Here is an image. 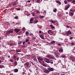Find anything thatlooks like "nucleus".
<instances>
[{
    "label": "nucleus",
    "mask_w": 75,
    "mask_h": 75,
    "mask_svg": "<svg viewBox=\"0 0 75 75\" xmlns=\"http://www.w3.org/2000/svg\"><path fill=\"white\" fill-rule=\"evenodd\" d=\"M38 61L39 62V63H40L41 64H42V62L41 61H43V59L42 57H39L38 58Z\"/></svg>",
    "instance_id": "nucleus-1"
},
{
    "label": "nucleus",
    "mask_w": 75,
    "mask_h": 75,
    "mask_svg": "<svg viewBox=\"0 0 75 75\" xmlns=\"http://www.w3.org/2000/svg\"><path fill=\"white\" fill-rule=\"evenodd\" d=\"M66 34L67 35H68V36H69V35H72V32H71V31L69 30L66 33Z\"/></svg>",
    "instance_id": "nucleus-2"
},
{
    "label": "nucleus",
    "mask_w": 75,
    "mask_h": 75,
    "mask_svg": "<svg viewBox=\"0 0 75 75\" xmlns=\"http://www.w3.org/2000/svg\"><path fill=\"white\" fill-rule=\"evenodd\" d=\"M54 53L55 55H56V57L57 58H58L59 57V55H60V54L59 53H57L56 52H54Z\"/></svg>",
    "instance_id": "nucleus-3"
},
{
    "label": "nucleus",
    "mask_w": 75,
    "mask_h": 75,
    "mask_svg": "<svg viewBox=\"0 0 75 75\" xmlns=\"http://www.w3.org/2000/svg\"><path fill=\"white\" fill-rule=\"evenodd\" d=\"M20 29H17V28H16L14 30V31L15 32H16V33H17L19 31H20Z\"/></svg>",
    "instance_id": "nucleus-4"
},
{
    "label": "nucleus",
    "mask_w": 75,
    "mask_h": 75,
    "mask_svg": "<svg viewBox=\"0 0 75 75\" xmlns=\"http://www.w3.org/2000/svg\"><path fill=\"white\" fill-rule=\"evenodd\" d=\"M20 29H17V28H16L14 30V31L15 32H16V33H17L19 31H20Z\"/></svg>",
    "instance_id": "nucleus-5"
},
{
    "label": "nucleus",
    "mask_w": 75,
    "mask_h": 75,
    "mask_svg": "<svg viewBox=\"0 0 75 75\" xmlns=\"http://www.w3.org/2000/svg\"><path fill=\"white\" fill-rule=\"evenodd\" d=\"M70 7V5L69 4L65 8V10H68V9Z\"/></svg>",
    "instance_id": "nucleus-6"
},
{
    "label": "nucleus",
    "mask_w": 75,
    "mask_h": 75,
    "mask_svg": "<svg viewBox=\"0 0 75 75\" xmlns=\"http://www.w3.org/2000/svg\"><path fill=\"white\" fill-rule=\"evenodd\" d=\"M47 69L49 71H54V69L53 68H48Z\"/></svg>",
    "instance_id": "nucleus-7"
},
{
    "label": "nucleus",
    "mask_w": 75,
    "mask_h": 75,
    "mask_svg": "<svg viewBox=\"0 0 75 75\" xmlns=\"http://www.w3.org/2000/svg\"><path fill=\"white\" fill-rule=\"evenodd\" d=\"M29 64H30L29 63V62H27L24 64V65H26V67H28V66L29 65Z\"/></svg>",
    "instance_id": "nucleus-8"
},
{
    "label": "nucleus",
    "mask_w": 75,
    "mask_h": 75,
    "mask_svg": "<svg viewBox=\"0 0 75 75\" xmlns=\"http://www.w3.org/2000/svg\"><path fill=\"white\" fill-rule=\"evenodd\" d=\"M45 73H46L47 74L49 73L50 72V71L48 70H45L44 71Z\"/></svg>",
    "instance_id": "nucleus-9"
},
{
    "label": "nucleus",
    "mask_w": 75,
    "mask_h": 75,
    "mask_svg": "<svg viewBox=\"0 0 75 75\" xmlns=\"http://www.w3.org/2000/svg\"><path fill=\"white\" fill-rule=\"evenodd\" d=\"M40 38H42V39L43 40L44 39V35L42 34L40 35Z\"/></svg>",
    "instance_id": "nucleus-10"
},
{
    "label": "nucleus",
    "mask_w": 75,
    "mask_h": 75,
    "mask_svg": "<svg viewBox=\"0 0 75 75\" xmlns=\"http://www.w3.org/2000/svg\"><path fill=\"white\" fill-rule=\"evenodd\" d=\"M56 3H58L59 5H61V2L59 1H57Z\"/></svg>",
    "instance_id": "nucleus-11"
},
{
    "label": "nucleus",
    "mask_w": 75,
    "mask_h": 75,
    "mask_svg": "<svg viewBox=\"0 0 75 75\" xmlns=\"http://www.w3.org/2000/svg\"><path fill=\"white\" fill-rule=\"evenodd\" d=\"M25 34L26 36H28V35H29V32L28 31H26Z\"/></svg>",
    "instance_id": "nucleus-12"
},
{
    "label": "nucleus",
    "mask_w": 75,
    "mask_h": 75,
    "mask_svg": "<svg viewBox=\"0 0 75 75\" xmlns=\"http://www.w3.org/2000/svg\"><path fill=\"white\" fill-rule=\"evenodd\" d=\"M21 49H18V50H16V52H21Z\"/></svg>",
    "instance_id": "nucleus-13"
},
{
    "label": "nucleus",
    "mask_w": 75,
    "mask_h": 75,
    "mask_svg": "<svg viewBox=\"0 0 75 75\" xmlns=\"http://www.w3.org/2000/svg\"><path fill=\"white\" fill-rule=\"evenodd\" d=\"M18 71V70L17 69H15L14 70V72H17Z\"/></svg>",
    "instance_id": "nucleus-14"
},
{
    "label": "nucleus",
    "mask_w": 75,
    "mask_h": 75,
    "mask_svg": "<svg viewBox=\"0 0 75 75\" xmlns=\"http://www.w3.org/2000/svg\"><path fill=\"white\" fill-rule=\"evenodd\" d=\"M51 23H54V24H55L56 23V22L55 21H54L53 20H51L50 21Z\"/></svg>",
    "instance_id": "nucleus-15"
},
{
    "label": "nucleus",
    "mask_w": 75,
    "mask_h": 75,
    "mask_svg": "<svg viewBox=\"0 0 75 75\" xmlns=\"http://www.w3.org/2000/svg\"><path fill=\"white\" fill-rule=\"evenodd\" d=\"M32 58L33 59L34 61H35V59L36 58V57L35 56H34L32 57Z\"/></svg>",
    "instance_id": "nucleus-16"
},
{
    "label": "nucleus",
    "mask_w": 75,
    "mask_h": 75,
    "mask_svg": "<svg viewBox=\"0 0 75 75\" xmlns=\"http://www.w3.org/2000/svg\"><path fill=\"white\" fill-rule=\"evenodd\" d=\"M8 31H9V34H10V33H13V32L14 31L13 29H12L11 30H8Z\"/></svg>",
    "instance_id": "nucleus-17"
},
{
    "label": "nucleus",
    "mask_w": 75,
    "mask_h": 75,
    "mask_svg": "<svg viewBox=\"0 0 75 75\" xmlns=\"http://www.w3.org/2000/svg\"><path fill=\"white\" fill-rule=\"evenodd\" d=\"M9 34H10V33L9 30H8L6 32V35H8Z\"/></svg>",
    "instance_id": "nucleus-18"
},
{
    "label": "nucleus",
    "mask_w": 75,
    "mask_h": 75,
    "mask_svg": "<svg viewBox=\"0 0 75 75\" xmlns=\"http://www.w3.org/2000/svg\"><path fill=\"white\" fill-rule=\"evenodd\" d=\"M22 42H23V41H19L18 42V45H20L21 43H22Z\"/></svg>",
    "instance_id": "nucleus-19"
},
{
    "label": "nucleus",
    "mask_w": 75,
    "mask_h": 75,
    "mask_svg": "<svg viewBox=\"0 0 75 75\" xmlns=\"http://www.w3.org/2000/svg\"><path fill=\"white\" fill-rule=\"evenodd\" d=\"M40 18H44L45 17V16H39Z\"/></svg>",
    "instance_id": "nucleus-20"
},
{
    "label": "nucleus",
    "mask_w": 75,
    "mask_h": 75,
    "mask_svg": "<svg viewBox=\"0 0 75 75\" xmlns=\"http://www.w3.org/2000/svg\"><path fill=\"white\" fill-rule=\"evenodd\" d=\"M34 64L33 62H31L30 63V66H33V65H34Z\"/></svg>",
    "instance_id": "nucleus-21"
},
{
    "label": "nucleus",
    "mask_w": 75,
    "mask_h": 75,
    "mask_svg": "<svg viewBox=\"0 0 75 75\" xmlns=\"http://www.w3.org/2000/svg\"><path fill=\"white\" fill-rule=\"evenodd\" d=\"M4 68V66L3 65H0V68Z\"/></svg>",
    "instance_id": "nucleus-22"
},
{
    "label": "nucleus",
    "mask_w": 75,
    "mask_h": 75,
    "mask_svg": "<svg viewBox=\"0 0 75 75\" xmlns=\"http://www.w3.org/2000/svg\"><path fill=\"white\" fill-rule=\"evenodd\" d=\"M59 52H63V49H61V50H59Z\"/></svg>",
    "instance_id": "nucleus-23"
},
{
    "label": "nucleus",
    "mask_w": 75,
    "mask_h": 75,
    "mask_svg": "<svg viewBox=\"0 0 75 75\" xmlns=\"http://www.w3.org/2000/svg\"><path fill=\"white\" fill-rule=\"evenodd\" d=\"M47 58H50H50L51 57V55L50 54L49 55H47Z\"/></svg>",
    "instance_id": "nucleus-24"
},
{
    "label": "nucleus",
    "mask_w": 75,
    "mask_h": 75,
    "mask_svg": "<svg viewBox=\"0 0 75 75\" xmlns=\"http://www.w3.org/2000/svg\"><path fill=\"white\" fill-rule=\"evenodd\" d=\"M16 58H17L16 56L14 55L13 56V59H14L15 60H16Z\"/></svg>",
    "instance_id": "nucleus-25"
},
{
    "label": "nucleus",
    "mask_w": 75,
    "mask_h": 75,
    "mask_svg": "<svg viewBox=\"0 0 75 75\" xmlns=\"http://www.w3.org/2000/svg\"><path fill=\"white\" fill-rule=\"evenodd\" d=\"M50 27H51V28H54L55 27H54V26H53L52 25H50Z\"/></svg>",
    "instance_id": "nucleus-26"
},
{
    "label": "nucleus",
    "mask_w": 75,
    "mask_h": 75,
    "mask_svg": "<svg viewBox=\"0 0 75 75\" xmlns=\"http://www.w3.org/2000/svg\"><path fill=\"white\" fill-rule=\"evenodd\" d=\"M72 3H73V4H75V0H73L71 2Z\"/></svg>",
    "instance_id": "nucleus-27"
},
{
    "label": "nucleus",
    "mask_w": 75,
    "mask_h": 75,
    "mask_svg": "<svg viewBox=\"0 0 75 75\" xmlns=\"http://www.w3.org/2000/svg\"><path fill=\"white\" fill-rule=\"evenodd\" d=\"M44 58L45 60H46V61H50V59H47L46 58Z\"/></svg>",
    "instance_id": "nucleus-28"
},
{
    "label": "nucleus",
    "mask_w": 75,
    "mask_h": 75,
    "mask_svg": "<svg viewBox=\"0 0 75 75\" xmlns=\"http://www.w3.org/2000/svg\"><path fill=\"white\" fill-rule=\"evenodd\" d=\"M57 9L56 8H55V9H54V10H53V11L54 13H56V12H57Z\"/></svg>",
    "instance_id": "nucleus-29"
},
{
    "label": "nucleus",
    "mask_w": 75,
    "mask_h": 75,
    "mask_svg": "<svg viewBox=\"0 0 75 75\" xmlns=\"http://www.w3.org/2000/svg\"><path fill=\"white\" fill-rule=\"evenodd\" d=\"M55 42V41H52L51 42V44H54Z\"/></svg>",
    "instance_id": "nucleus-30"
},
{
    "label": "nucleus",
    "mask_w": 75,
    "mask_h": 75,
    "mask_svg": "<svg viewBox=\"0 0 75 75\" xmlns=\"http://www.w3.org/2000/svg\"><path fill=\"white\" fill-rule=\"evenodd\" d=\"M70 15L71 16H74V13L72 12L70 13Z\"/></svg>",
    "instance_id": "nucleus-31"
},
{
    "label": "nucleus",
    "mask_w": 75,
    "mask_h": 75,
    "mask_svg": "<svg viewBox=\"0 0 75 75\" xmlns=\"http://www.w3.org/2000/svg\"><path fill=\"white\" fill-rule=\"evenodd\" d=\"M61 57H62V58H65V55H62L61 56Z\"/></svg>",
    "instance_id": "nucleus-32"
},
{
    "label": "nucleus",
    "mask_w": 75,
    "mask_h": 75,
    "mask_svg": "<svg viewBox=\"0 0 75 75\" xmlns=\"http://www.w3.org/2000/svg\"><path fill=\"white\" fill-rule=\"evenodd\" d=\"M14 65L16 66L17 65V61H16L14 63Z\"/></svg>",
    "instance_id": "nucleus-33"
},
{
    "label": "nucleus",
    "mask_w": 75,
    "mask_h": 75,
    "mask_svg": "<svg viewBox=\"0 0 75 75\" xmlns=\"http://www.w3.org/2000/svg\"><path fill=\"white\" fill-rule=\"evenodd\" d=\"M42 64L43 65V66H44V67H47V65L43 63Z\"/></svg>",
    "instance_id": "nucleus-34"
},
{
    "label": "nucleus",
    "mask_w": 75,
    "mask_h": 75,
    "mask_svg": "<svg viewBox=\"0 0 75 75\" xmlns=\"http://www.w3.org/2000/svg\"><path fill=\"white\" fill-rule=\"evenodd\" d=\"M14 18H15V19H18V17L17 16H15L14 17Z\"/></svg>",
    "instance_id": "nucleus-35"
},
{
    "label": "nucleus",
    "mask_w": 75,
    "mask_h": 75,
    "mask_svg": "<svg viewBox=\"0 0 75 75\" xmlns=\"http://www.w3.org/2000/svg\"><path fill=\"white\" fill-rule=\"evenodd\" d=\"M28 41H29V40H28V39L25 40L26 42H28Z\"/></svg>",
    "instance_id": "nucleus-36"
},
{
    "label": "nucleus",
    "mask_w": 75,
    "mask_h": 75,
    "mask_svg": "<svg viewBox=\"0 0 75 75\" xmlns=\"http://www.w3.org/2000/svg\"><path fill=\"white\" fill-rule=\"evenodd\" d=\"M10 61L11 62H13V61H13V59H10Z\"/></svg>",
    "instance_id": "nucleus-37"
},
{
    "label": "nucleus",
    "mask_w": 75,
    "mask_h": 75,
    "mask_svg": "<svg viewBox=\"0 0 75 75\" xmlns=\"http://www.w3.org/2000/svg\"><path fill=\"white\" fill-rule=\"evenodd\" d=\"M30 24H33V22L32 21H30Z\"/></svg>",
    "instance_id": "nucleus-38"
},
{
    "label": "nucleus",
    "mask_w": 75,
    "mask_h": 75,
    "mask_svg": "<svg viewBox=\"0 0 75 75\" xmlns=\"http://www.w3.org/2000/svg\"><path fill=\"white\" fill-rule=\"evenodd\" d=\"M64 3L65 4H67V1H66V0L64 1Z\"/></svg>",
    "instance_id": "nucleus-39"
},
{
    "label": "nucleus",
    "mask_w": 75,
    "mask_h": 75,
    "mask_svg": "<svg viewBox=\"0 0 75 75\" xmlns=\"http://www.w3.org/2000/svg\"><path fill=\"white\" fill-rule=\"evenodd\" d=\"M34 20V19H33V18H32L30 19V21H33Z\"/></svg>",
    "instance_id": "nucleus-40"
},
{
    "label": "nucleus",
    "mask_w": 75,
    "mask_h": 75,
    "mask_svg": "<svg viewBox=\"0 0 75 75\" xmlns=\"http://www.w3.org/2000/svg\"><path fill=\"white\" fill-rule=\"evenodd\" d=\"M45 62H47V63H50V61H45Z\"/></svg>",
    "instance_id": "nucleus-41"
},
{
    "label": "nucleus",
    "mask_w": 75,
    "mask_h": 75,
    "mask_svg": "<svg viewBox=\"0 0 75 75\" xmlns=\"http://www.w3.org/2000/svg\"><path fill=\"white\" fill-rule=\"evenodd\" d=\"M38 21L37 20H35L34 21L35 23H38Z\"/></svg>",
    "instance_id": "nucleus-42"
},
{
    "label": "nucleus",
    "mask_w": 75,
    "mask_h": 75,
    "mask_svg": "<svg viewBox=\"0 0 75 75\" xmlns=\"http://www.w3.org/2000/svg\"><path fill=\"white\" fill-rule=\"evenodd\" d=\"M50 63L51 64H53V62L52 61H50Z\"/></svg>",
    "instance_id": "nucleus-43"
},
{
    "label": "nucleus",
    "mask_w": 75,
    "mask_h": 75,
    "mask_svg": "<svg viewBox=\"0 0 75 75\" xmlns=\"http://www.w3.org/2000/svg\"><path fill=\"white\" fill-rule=\"evenodd\" d=\"M25 43V41H23V45H24Z\"/></svg>",
    "instance_id": "nucleus-44"
},
{
    "label": "nucleus",
    "mask_w": 75,
    "mask_h": 75,
    "mask_svg": "<svg viewBox=\"0 0 75 75\" xmlns=\"http://www.w3.org/2000/svg\"><path fill=\"white\" fill-rule=\"evenodd\" d=\"M58 16H59V17H62V15H61V14H59L58 15Z\"/></svg>",
    "instance_id": "nucleus-45"
},
{
    "label": "nucleus",
    "mask_w": 75,
    "mask_h": 75,
    "mask_svg": "<svg viewBox=\"0 0 75 75\" xmlns=\"http://www.w3.org/2000/svg\"><path fill=\"white\" fill-rule=\"evenodd\" d=\"M22 30H23V31H24V30H25V28L23 27L22 28Z\"/></svg>",
    "instance_id": "nucleus-46"
},
{
    "label": "nucleus",
    "mask_w": 75,
    "mask_h": 75,
    "mask_svg": "<svg viewBox=\"0 0 75 75\" xmlns=\"http://www.w3.org/2000/svg\"><path fill=\"white\" fill-rule=\"evenodd\" d=\"M54 58V57H52V56H50V59H53Z\"/></svg>",
    "instance_id": "nucleus-47"
},
{
    "label": "nucleus",
    "mask_w": 75,
    "mask_h": 75,
    "mask_svg": "<svg viewBox=\"0 0 75 75\" xmlns=\"http://www.w3.org/2000/svg\"><path fill=\"white\" fill-rule=\"evenodd\" d=\"M13 43H10V46H13Z\"/></svg>",
    "instance_id": "nucleus-48"
},
{
    "label": "nucleus",
    "mask_w": 75,
    "mask_h": 75,
    "mask_svg": "<svg viewBox=\"0 0 75 75\" xmlns=\"http://www.w3.org/2000/svg\"><path fill=\"white\" fill-rule=\"evenodd\" d=\"M36 12H37V14H38V13H40V11H36Z\"/></svg>",
    "instance_id": "nucleus-49"
},
{
    "label": "nucleus",
    "mask_w": 75,
    "mask_h": 75,
    "mask_svg": "<svg viewBox=\"0 0 75 75\" xmlns=\"http://www.w3.org/2000/svg\"><path fill=\"white\" fill-rule=\"evenodd\" d=\"M40 0H38L36 1L37 3H38V2H40Z\"/></svg>",
    "instance_id": "nucleus-50"
},
{
    "label": "nucleus",
    "mask_w": 75,
    "mask_h": 75,
    "mask_svg": "<svg viewBox=\"0 0 75 75\" xmlns=\"http://www.w3.org/2000/svg\"><path fill=\"white\" fill-rule=\"evenodd\" d=\"M71 44H72V45H75V43H74L73 42H71Z\"/></svg>",
    "instance_id": "nucleus-51"
},
{
    "label": "nucleus",
    "mask_w": 75,
    "mask_h": 75,
    "mask_svg": "<svg viewBox=\"0 0 75 75\" xmlns=\"http://www.w3.org/2000/svg\"><path fill=\"white\" fill-rule=\"evenodd\" d=\"M27 2H28V3H30L31 2V1L28 0L27 1Z\"/></svg>",
    "instance_id": "nucleus-52"
},
{
    "label": "nucleus",
    "mask_w": 75,
    "mask_h": 75,
    "mask_svg": "<svg viewBox=\"0 0 75 75\" xmlns=\"http://www.w3.org/2000/svg\"><path fill=\"white\" fill-rule=\"evenodd\" d=\"M69 39L70 40H72V39H73V37H71Z\"/></svg>",
    "instance_id": "nucleus-53"
},
{
    "label": "nucleus",
    "mask_w": 75,
    "mask_h": 75,
    "mask_svg": "<svg viewBox=\"0 0 75 75\" xmlns=\"http://www.w3.org/2000/svg\"><path fill=\"white\" fill-rule=\"evenodd\" d=\"M21 38V36H18V38Z\"/></svg>",
    "instance_id": "nucleus-54"
},
{
    "label": "nucleus",
    "mask_w": 75,
    "mask_h": 75,
    "mask_svg": "<svg viewBox=\"0 0 75 75\" xmlns=\"http://www.w3.org/2000/svg\"><path fill=\"white\" fill-rule=\"evenodd\" d=\"M50 33H52V34H54V31L53 32H50Z\"/></svg>",
    "instance_id": "nucleus-55"
},
{
    "label": "nucleus",
    "mask_w": 75,
    "mask_h": 75,
    "mask_svg": "<svg viewBox=\"0 0 75 75\" xmlns=\"http://www.w3.org/2000/svg\"><path fill=\"white\" fill-rule=\"evenodd\" d=\"M17 10H21V8H17Z\"/></svg>",
    "instance_id": "nucleus-56"
},
{
    "label": "nucleus",
    "mask_w": 75,
    "mask_h": 75,
    "mask_svg": "<svg viewBox=\"0 0 75 75\" xmlns=\"http://www.w3.org/2000/svg\"><path fill=\"white\" fill-rule=\"evenodd\" d=\"M33 40H35V39H36V38L35 37L33 38Z\"/></svg>",
    "instance_id": "nucleus-57"
},
{
    "label": "nucleus",
    "mask_w": 75,
    "mask_h": 75,
    "mask_svg": "<svg viewBox=\"0 0 75 75\" xmlns=\"http://www.w3.org/2000/svg\"><path fill=\"white\" fill-rule=\"evenodd\" d=\"M47 33H48V34H50V31H49V30H48L47 31Z\"/></svg>",
    "instance_id": "nucleus-58"
},
{
    "label": "nucleus",
    "mask_w": 75,
    "mask_h": 75,
    "mask_svg": "<svg viewBox=\"0 0 75 75\" xmlns=\"http://www.w3.org/2000/svg\"><path fill=\"white\" fill-rule=\"evenodd\" d=\"M6 23H7V25H8V24H9V23H8V22H7Z\"/></svg>",
    "instance_id": "nucleus-59"
},
{
    "label": "nucleus",
    "mask_w": 75,
    "mask_h": 75,
    "mask_svg": "<svg viewBox=\"0 0 75 75\" xmlns=\"http://www.w3.org/2000/svg\"><path fill=\"white\" fill-rule=\"evenodd\" d=\"M30 35H33V33H31V34H30Z\"/></svg>",
    "instance_id": "nucleus-60"
},
{
    "label": "nucleus",
    "mask_w": 75,
    "mask_h": 75,
    "mask_svg": "<svg viewBox=\"0 0 75 75\" xmlns=\"http://www.w3.org/2000/svg\"><path fill=\"white\" fill-rule=\"evenodd\" d=\"M16 59H17V61H18V59H19V58H16Z\"/></svg>",
    "instance_id": "nucleus-61"
},
{
    "label": "nucleus",
    "mask_w": 75,
    "mask_h": 75,
    "mask_svg": "<svg viewBox=\"0 0 75 75\" xmlns=\"http://www.w3.org/2000/svg\"><path fill=\"white\" fill-rule=\"evenodd\" d=\"M67 28H70V27H69L68 26H67Z\"/></svg>",
    "instance_id": "nucleus-62"
},
{
    "label": "nucleus",
    "mask_w": 75,
    "mask_h": 75,
    "mask_svg": "<svg viewBox=\"0 0 75 75\" xmlns=\"http://www.w3.org/2000/svg\"><path fill=\"white\" fill-rule=\"evenodd\" d=\"M2 60H4V58L3 57H2Z\"/></svg>",
    "instance_id": "nucleus-63"
},
{
    "label": "nucleus",
    "mask_w": 75,
    "mask_h": 75,
    "mask_svg": "<svg viewBox=\"0 0 75 75\" xmlns=\"http://www.w3.org/2000/svg\"><path fill=\"white\" fill-rule=\"evenodd\" d=\"M39 33H41V31H39Z\"/></svg>",
    "instance_id": "nucleus-64"
}]
</instances>
